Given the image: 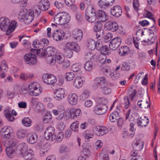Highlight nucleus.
I'll return each instance as SVG.
<instances>
[{"label": "nucleus", "mask_w": 160, "mask_h": 160, "mask_svg": "<svg viewBox=\"0 0 160 160\" xmlns=\"http://www.w3.org/2000/svg\"><path fill=\"white\" fill-rule=\"evenodd\" d=\"M27 136V140L31 144L34 143L37 141L38 136L35 132L28 134Z\"/></svg>", "instance_id": "23"}, {"label": "nucleus", "mask_w": 160, "mask_h": 160, "mask_svg": "<svg viewBox=\"0 0 160 160\" xmlns=\"http://www.w3.org/2000/svg\"><path fill=\"white\" fill-rule=\"evenodd\" d=\"M17 133L18 137L20 139L25 137L28 134L27 131L22 129H19L18 130Z\"/></svg>", "instance_id": "27"}, {"label": "nucleus", "mask_w": 160, "mask_h": 160, "mask_svg": "<svg viewBox=\"0 0 160 160\" xmlns=\"http://www.w3.org/2000/svg\"><path fill=\"white\" fill-rule=\"evenodd\" d=\"M34 153L31 149H29L22 155L26 159L31 160L34 156Z\"/></svg>", "instance_id": "34"}, {"label": "nucleus", "mask_w": 160, "mask_h": 160, "mask_svg": "<svg viewBox=\"0 0 160 160\" xmlns=\"http://www.w3.org/2000/svg\"><path fill=\"white\" fill-rule=\"evenodd\" d=\"M102 42L101 41L100 39H98V40L95 42V47L97 50H100L103 46Z\"/></svg>", "instance_id": "52"}, {"label": "nucleus", "mask_w": 160, "mask_h": 160, "mask_svg": "<svg viewBox=\"0 0 160 160\" xmlns=\"http://www.w3.org/2000/svg\"><path fill=\"white\" fill-rule=\"evenodd\" d=\"M108 109L107 105L98 104L94 107L93 111L98 115H102L106 113Z\"/></svg>", "instance_id": "9"}, {"label": "nucleus", "mask_w": 160, "mask_h": 160, "mask_svg": "<svg viewBox=\"0 0 160 160\" xmlns=\"http://www.w3.org/2000/svg\"><path fill=\"white\" fill-rule=\"evenodd\" d=\"M70 15L66 12L59 13L54 18V22L57 24L65 25L68 23L70 20Z\"/></svg>", "instance_id": "3"}, {"label": "nucleus", "mask_w": 160, "mask_h": 160, "mask_svg": "<svg viewBox=\"0 0 160 160\" xmlns=\"http://www.w3.org/2000/svg\"><path fill=\"white\" fill-rule=\"evenodd\" d=\"M94 30L96 32L98 31H101L102 32H104L103 30L101 28L100 25L98 24H96L95 25L94 28Z\"/></svg>", "instance_id": "61"}, {"label": "nucleus", "mask_w": 160, "mask_h": 160, "mask_svg": "<svg viewBox=\"0 0 160 160\" xmlns=\"http://www.w3.org/2000/svg\"><path fill=\"white\" fill-rule=\"evenodd\" d=\"M128 93L130 96V98L131 100H132L136 94V90L133 89V87H131L129 89Z\"/></svg>", "instance_id": "43"}, {"label": "nucleus", "mask_w": 160, "mask_h": 160, "mask_svg": "<svg viewBox=\"0 0 160 160\" xmlns=\"http://www.w3.org/2000/svg\"><path fill=\"white\" fill-rule=\"evenodd\" d=\"M149 107L150 108V104L148 101H143L142 107H141L142 108H147Z\"/></svg>", "instance_id": "64"}, {"label": "nucleus", "mask_w": 160, "mask_h": 160, "mask_svg": "<svg viewBox=\"0 0 160 160\" xmlns=\"http://www.w3.org/2000/svg\"><path fill=\"white\" fill-rule=\"evenodd\" d=\"M124 103L125 104V105L124 106L125 108L127 109L129 105L130 104L129 98L128 96H126L124 98Z\"/></svg>", "instance_id": "58"}, {"label": "nucleus", "mask_w": 160, "mask_h": 160, "mask_svg": "<svg viewBox=\"0 0 160 160\" xmlns=\"http://www.w3.org/2000/svg\"><path fill=\"white\" fill-rule=\"evenodd\" d=\"M64 36V32L62 30L54 31L52 34L53 39L56 41L62 40L63 39Z\"/></svg>", "instance_id": "18"}, {"label": "nucleus", "mask_w": 160, "mask_h": 160, "mask_svg": "<svg viewBox=\"0 0 160 160\" xmlns=\"http://www.w3.org/2000/svg\"><path fill=\"white\" fill-rule=\"evenodd\" d=\"M119 112L118 111H114L110 115L109 119L112 122H116L120 118Z\"/></svg>", "instance_id": "30"}, {"label": "nucleus", "mask_w": 160, "mask_h": 160, "mask_svg": "<svg viewBox=\"0 0 160 160\" xmlns=\"http://www.w3.org/2000/svg\"><path fill=\"white\" fill-rule=\"evenodd\" d=\"M97 19L101 22H105L108 19V16L104 11L99 10L97 13Z\"/></svg>", "instance_id": "19"}, {"label": "nucleus", "mask_w": 160, "mask_h": 160, "mask_svg": "<svg viewBox=\"0 0 160 160\" xmlns=\"http://www.w3.org/2000/svg\"><path fill=\"white\" fill-rule=\"evenodd\" d=\"M58 51L55 48L52 47H49L47 48L46 52L47 59L48 57H54Z\"/></svg>", "instance_id": "22"}, {"label": "nucleus", "mask_w": 160, "mask_h": 160, "mask_svg": "<svg viewBox=\"0 0 160 160\" xmlns=\"http://www.w3.org/2000/svg\"><path fill=\"white\" fill-rule=\"evenodd\" d=\"M110 12L112 16L116 18H118L120 17L122 13V8L119 5H116L111 8Z\"/></svg>", "instance_id": "15"}, {"label": "nucleus", "mask_w": 160, "mask_h": 160, "mask_svg": "<svg viewBox=\"0 0 160 160\" xmlns=\"http://www.w3.org/2000/svg\"><path fill=\"white\" fill-rule=\"evenodd\" d=\"M66 91L64 89L60 88L54 92L53 98L57 100H61L66 95Z\"/></svg>", "instance_id": "16"}, {"label": "nucleus", "mask_w": 160, "mask_h": 160, "mask_svg": "<svg viewBox=\"0 0 160 160\" xmlns=\"http://www.w3.org/2000/svg\"><path fill=\"white\" fill-rule=\"evenodd\" d=\"M115 2V0H99L98 4L102 9H106L112 5Z\"/></svg>", "instance_id": "14"}, {"label": "nucleus", "mask_w": 160, "mask_h": 160, "mask_svg": "<svg viewBox=\"0 0 160 160\" xmlns=\"http://www.w3.org/2000/svg\"><path fill=\"white\" fill-rule=\"evenodd\" d=\"M94 64L91 61H87L84 64V68L85 70L90 71H91L94 66Z\"/></svg>", "instance_id": "38"}, {"label": "nucleus", "mask_w": 160, "mask_h": 160, "mask_svg": "<svg viewBox=\"0 0 160 160\" xmlns=\"http://www.w3.org/2000/svg\"><path fill=\"white\" fill-rule=\"evenodd\" d=\"M83 35V32L81 30H76L73 33V38L77 42H79L82 38Z\"/></svg>", "instance_id": "24"}, {"label": "nucleus", "mask_w": 160, "mask_h": 160, "mask_svg": "<svg viewBox=\"0 0 160 160\" xmlns=\"http://www.w3.org/2000/svg\"><path fill=\"white\" fill-rule=\"evenodd\" d=\"M70 113L71 118L73 119L79 117L81 114V110L78 109L71 111Z\"/></svg>", "instance_id": "31"}, {"label": "nucleus", "mask_w": 160, "mask_h": 160, "mask_svg": "<svg viewBox=\"0 0 160 160\" xmlns=\"http://www.w3.org/2000/svg\"><path fill=\"white\" fill-rule=\"evenodd\" d=\"M107 84V82L104 77H98L95 79L93 87L95 89L97 88H102L106 86Z\"/></svg>", "instance_id": "8"}, {"label": "nucleus", "mask_w": 160, "mask_h": 160, "mask_svg": "<svg viewBox=\"0 0 160 160\" xmlns=\"http://www.w3.org/2000/svg\"><path fill=\"white\" fill-rule=\"evenodd\" d=\"M64 57L62 54L58 51L54 57H48L47 60L50 64H54L56 62L59 64H62L64 60Z\"/></svg>", "instance_id": "5"}, {"label": "nucleus", "mask_w": 160, "mask_h": 160, "mask_svg": "<svg viewBox=\"0 0 160 160\" xmlns=\"http://www.w3.org/2000/svg\"><path fill=\"white\" fill-rule=\"evenodd\" d=\"M31 51L36 54L38 56L41 57H45L47 56L46 49H43L42 48H40L38 49H32Z\"/></svg>", "instance_id": "25"}, {"label": "nucleus", "mask_w": 160, "mask_h": 160, "mask_svg": "<svg viewBox=\"0 0 160 160\" xmlns=\"http://www.w3.org/2000/svg\"><path fill=\"white\" fill-rule=\"evenodd\" d=\"M74 77V74L72 72H69L66 73L65 77L67 81H70L72 80Z\"/></svg>", "instance_id": "47"}, {"label": "nucleus", "mask_w": 160, "mask_h": 160, "mask_svg": "<svg viewBox=\"0 0 160 160\" xmlns=\"http://www.w3.org/2000/svg\"><path fill=\"white\" fill-rule=\"evenodd\" d=\"M12 130L11 127L5 126L1 129L0 134L2 139H9L11 134V132Z\"/></svg>", "instance_id": "10"}, {"label": "nucleus", "mask_w": 160, "mask_h": 160, "mask_svg": "<svg viewBox=\"0 0 160 160\" xmlns=\"http://www.w3.org/2000/svg\"><path fill=\"white\" fill-rule=\"evenodd\" d=\"M5 115L8 120L10 122L13 121L14 119V117L11 114L9 111L5 112Z\"/></svg>", "instance_id": "53"}, {"label": "nucleus", "mask_w": 160, "mask_h": 160, "mask_svg": "<svg viewBox=\"0 0 160 160\" xmlns=\"http://www.w3.org/2000/svg\"><path fill=\"white\" fill-rule=\"evenodd\" d=\"M55 6L58 9L62 8L63 6V4L62 2L55 1L54 2Z\"/></svg>", "instance_id": "63"}, {"label": "nucleus", "mask_w": 160, "mask_h": 160, "mask_svg": "<svg viewBox=\"0 0 160 160\" xmlns=\"http://www.w3.org/2000/svg\"><path fill=\"white\" fill-rule=\"evenodd\" d=\"M24 59L26 63L30 65H33L37 63L36 57L35 54L32 53L26 54Z\"/></svg>", "instance_id": "7"}, {"label": "nucleus", "mask_w": 160, "mask_h": 160, "mask_svg": "<svg viewBox=\"0 0 160 160\" xmlns=\"http://www.w3.org/2000/svg\"><path fill=\"white\" fill-rule=\"evenodd\" d=\"M130 51L129 48L127 46L122 47L119 49V54L121 56H126L129 53Z\"/></svg>", "instance_id": "29"}, {"label": "nucleus", "mask_w": 160, "mask_h": 160, "mask_svg": "<svg viewBox=\"0 0 160 160\" xmlns=\"http://www.w3.org/2000/svg\"><path fill=\"white\" fill-rule=\"evenodd\" d=\"M122 40L120 38L117 37L113 38L110 42L109 47L112 50H115L118 49L121 44Z\"/></svg>", "instance_id": "12"}, {"label": "nucleus", "mask_w": 160, "mask_h": 160, "mask_svg": "<svg viewBox=\"0 0 160 160\" xmlns=\"http://www.w3.org/2000/svg\"><path fill=\"white\" fill-rule=\"evenodd\" d=\"M79 127V122L78 121H76L71 124L70 128L72 131L77 132L78 131Z\"/></svg>", "instance_id": "39"}, {"label": "nucleus", "mask_w": 160, "mask_h": 160, "mask_svg": "<svg viewBox=\"0 0 160 160\" xmlns=\"http://www.w3.org/2000/svg\"><path fill=\"white\" fill-rule=\"evenodd\" d=\"M89 91L87 90H85L81 95V96L82 97V99H83L88 98L89 97Z\"/></svg>", "instance_id": "59"}, {"label": "nucleus", "mask_w": 160, "mask_h": 160, "mask_svg": "<svg viewBox=\"0 0 160 160\" xmlns=\"http://www.w3.org/2000/svg\"><path fill=\"white\" fill-rule=\"evenodd\" d=\"M139 136H137L136 137V141H134L132 143V146L133 149L136 151H140L143 148V143L139 138Z\"/></svg>", "instance_id": "17"}, {"label": "nucleus", "mask_w": 160, "mask_h": 160, "mask_svg": "<svg viewBox=\"0 0 160 160\" xmlns=\"http://www.w3.org/2000/svg\"><path fill=\"white\" fill-rule=\"evenodd\" d=\"M52 134L51 133H48V132L45 131L44 133V138L47 140H51L53 141L55 138H52Z\"/></svg>", "instance_id": "54"}, {"label": "nucleus", "mask_w": 160, "mask_h": 160, "mask_svg": "<svg viewBox=\"0 0 160 160\" xmlns=\"http://www.w3.org/2000/svg\"><path fill=\"white\" fill-rule=\"evenodd\" d=\"M18 148L21 154L22 155L28 151L27 145L25 143L20 144L18 146Z\"/></svg>", "instance_id": "36"}, {"label": "nucleus", "mask_w": 160, "mask_h": 160, "mask_svg": "<svg viewBox=\"0 0 160 160\" xmlns=\"http://www.w3.org/2000/svg\"><path fill=\"white\" fill-rule=\"evenodd\" d=\"M130 69V66L127 62H124L122 64L121 69L122 71H128Z\"/></svg>", "instance_id": "46"}, {"label": "nucleus", "mask_w": 160, "mask_h": 160, "mask_svg": "<svg viewBox=\"0 0 160 160\" xmlns=\"http://www.w3.org/2000/svg\"><path fill=\"white\" fill-rule=\"evenodd\" d=\"M102 93L104 94H108L111 92V90L109 88L106 87H104L103 88H101Z\"/></svg>", "instance_id": "55"}, {"label": "nucleus", "mask_w": 160, "mask_h": 160, "mask_svg": "<svg viewBox=\"0 0 160 160\" xmlns=\"http://www.w3.org/2000/svg\"><path fill=\"white\" fill-rule=\"evenodd\" d=\"M46 39L45 38H43L42 39V40L40 41L37 40L35 41H33V47L35 48H39V46H40L41 45H43V44L45 45L46 43L47 44L48 43V41H47L48 42H46ZM47 45V44H46Z\"/></svg>", "instance_id": "32"}, {"label": "nucleus", "mask_w": 160, "mask_h": 160, "mask_svg": "<svg viewBox=\"0 0 160 160\" xmlns=\"http://www.w3.org/2000/svg\"><path fill=\"white\" fill-rule=\"evenodd\" d=\"M52 112L55 115H58L56 118V119L60 121L62 119L64 115V112L61 111L60 110H53L52 111Z\"/></svg>", "instance_id": "33"}, {"label": "nucleus", "mask_w": 160, "mask_h": 160, "mask_svg": "<svg viewBox=\"0 0 160 160\" xmlns=\"http://www.w3.org/2000/svg\"><path fill=\"white\" fill-rule=\"evenodd\" d=\"M149 122V120L146 116L140 117L137 119V123L139 127H141L146 126Z\"/></svg>", "instance_id": "20"}, {"label": "nucleus", "mask_w": 160, "mask_h": 160, "mask_svg": "<svg viewBox=\"0 0 160 160\" xmlns=\"http://www.w3.org/2000/svg\"><path fill=\"white\" fill-rule=\"evenodd\" d=\"M99 104L102 105H107L108 102L107 100L104 98H98L97 101Z\"/></svg>", "instance_id": "49"}, {"label": "nucleus", "mask_w": 160, "mask_h": 160, "mask_svg": "<svg viewBox=\"0 0 160 160\" xmlns=\"http://www.w3.org/2000/svg\"><path fill=\"white\" fill-rule=\"evenodd\" d=\"M100 50L101 51V53L103 55H109L111 53L108 46L106 45L103 46Z\"/></svg>", "instance_id": "41"}, {"label": "nucleus", "mask_w": 160, "mask_h": 160, "mask_svg": "<svg viewBox=\"0 0 160 160\" xmlns=\"http://www.w3.org/2000/svg\"><path fill=\"white\" fill-rule=\"evenodd\" d=\"M88 48L92 50H94L95 48V42L91 39L88 40Z\"/></svg>", "instance_id": "40"}, {"label": "nucleus", "mask_w": 160, "mask_h": 160, "mask_svg": "<svg viewBox=\"0 0 160 160\" xmlns=\"http://www.w3.org/2000/svg\"><path fill=\"white\" fill-rule=\"evenodd\" d=\"M84 81L80 77H77L74 81L73 85L76 88H79L82 86Z\"/></svg>", "instance_id": "26"}, {"label": "nucleus", "mask_w": 160, "mask_h": 160, "mask_svg": "<svg viewBox=\"0 0 160 160\" xmlns=\"http://www.w3.org/2000/svg\"><path fill=\"white\" fill-rule=\"evenodd\" d=\"M78 97L75 93L69 95L68 101L69 103L72 105H75L77 103Z\"/></svg>", "instance_id": "28"}, {"label": "nucleus", "mask_w": 160, "mask_h": 160, "mask_svg": "<svg viewBox=\"0 0 160 160\" xmlns=\"http://www.w3.org/2000/svg\"><path fill=\"white\" fill-rule=\"evenodd\" d=\"M39 84L37 83L36 82H31L29 84L28 86V93H29V92H32L35 88L36 87H39Z\"/></svg>", "instance_id": "42"}, {"label": "nucleus", "mask_w": 160, "mask_h": 160, "mask_svg": "<svg viewBox=\"0 0 160 160\" xmlns=\"http://www.w3.org/2000/svg\"><path fill=\"white\" fill-rule=\"evenodd\" d=\"M42 88H41L39 85V87H36V88L32 92H29V93L32 95L37 96H38L42 92Z\"/></svg>", "instance_id": "35"}, {"label": "nucleus", "mask_w": 160, "mask_h": 160, "mask_svg": "<svg viewBox=\"0 0 160 160\" xmlns=\"http://www.w3.org/2000/svg\"><path fill=\"white\" fill-rule=\"evenodd\" d=\"M48 132L52 134V138H56V136L54 134L55 129L54 127L52 126H50L48 127L45 130Z\"/></svg>", "instance_id": "45"}, {"label": "nucleus", "mask_w": 160, "mask_h": 160, "mask_svg": "<svg viewBox=\"0 0 160 160\" xmlns=\"http://www.w3.org/2000/svg\"><path fill=\"white\" fill-rule=\"evenodd\" d=\"M63 64L62 68L65 69L68 68L70 66V62L68 60H64V61L62 62Z\"/></svg>", "instance_id": "57"}, {"label": "nucleus", "mask_w": 160, "mask_h": 160, "mask_svg": "<svg viewBox=\"0 0 160 160\" xmlns=\"http://www.w3.org/2000/svg\"><path fill=\"white\" fill-rule=\"evenodd\" d=\"M93 135V133L89 130H86L83 134V137L86 139H88L90 138H92V137Z\"/></svg>", "instance_id": "44"}, {"label": "nucleus", "mask_w": 160, "mask_h": 160, "mask_svg": "<svg viewBox=\"0 0 160 160\" xmlns=\"http://www.w3.org/2000/svg\"><path fill=\"white\" fill-rule=\"evenodd\" d=\"M72 70L74 72H78L80 70L79 66L77 64H74L71 67Z\"/></svg>", "instance_id": "62"}, {"label": "nucleus", "mask_w": 160, "mask_h": 160, "mask_svg": "<svg viewBox=\"0 0 160 160\" xmlns=\"http://www.w3.org/2000/svg\"><path fill=\"white\" fill-rule=\"evenodd\" d=\"M52 118L51 115L49 114H47L45 115L43 118V122L45 123H48Z\"/></svg>", "instance_id": "51"}, {"label": "nucleus", "mask_w": 160, "mask_h": 160, "mask_svg": "<svg viewBox=\"0 0 160 160\" xmlns=\"http://www.w3.org/2000/svg\"><path fill=\"white\" fill-rule=\"evenodd\" d=\"M0 28L4 31H6V35H8L13 32L17 26V22L15 21H12L10 22L8 18L4 17L0 19Z\"/></svg>", "instance_id": "2"}, {"label": "nucleus", "mask_w": 160, "mask_h": 160, "mask_svg": "<svg viewBox=\"0 0 160 160\" xmlns=\"http://www.w3.org/2000/svg\"><path fill=\"white\" fill-rule=\"evenodd\" d=\"M39 4V6L36 5L34 7V11L29 9L26 13L21 12L18 16L20 22H24L25 24H29L32 21L34 16L38 17L41 10H47L50 7V3L48 0H40Z\"/></svg>", "instance_id": "1"}, {"label": "nucleus", "mask_w": 160, "mask_h": 160, "mask_svg": "<svg viewBox=\"0 0 160 160\" xmlns=\"http://www.w3.org/2000/svg\"><path fill=\"white\" fill-rule=\"evenodd\" d=\"M64 54L68 58H71L72 56L73 52L72 51L66 48L64 50Z\"/></svg>", "instance_id": "50"}, {"label": "nucleus", "mask_w": 160, "mask_h": 160, "mask_svg": "<svg viewBox=\"0 0 160 160\" xmlns=\"http://www.w3.org/2000/svg\"><path fill=\"white\" fill-rule=\"evenodd\" d=\"M104 28L106 30L112 32L116 31L119 28L117 23L113 21H109L107 22L104 25Z\"/></svg>", "instance_id": "11"}, {"label": "nucleus", "mask_w": 160, "mask_h": 160, "mask_svg": "<svg viewBox=\"0 0 160 160\" xmlns=\"http://www.w3.org/2000/svg\"><path fill=\"white\" fill-rule=\"evenodd\" d=\"M31 121L28 118H26L22 120V124L26 127H29L31 125Z\"/></svg>", "instance_id": "48"}, {"label": "nucleus", "mask_w": 160, "mask_h": 160, "mask_svg": "<svg viewBox=\"0 0 160 160\" xmlns=\"http://www.w3.org/2000/svg\"><path fill=\"white\" fill-rule=\"evenodd\" d=\"M92 130L94 133L98 136L104 135L108 132V129L104 126L96 127L93 128Z\"/></svg>", "instance_id": "13"}, {"label": "nucleus", "mask_w": 160, "mask_h": 160, "mask_svg": "<svg viewBox=\"0 0 160 160\" xmlns=\"http://www.w3.org/2000/svg\"><path fill=\"white\" fill-rule=\"evenodd\" d=\"M66 48L78 52L80 50V48L78 44L75 42H73L67 43L65 47Z\"/></svg>", "instance_id": "21"}, {"label": "nucleus", "mask_w": 160, "mask_h": 160, "mask_svg": "<svg viewBox=\"0 0 160 160\" xmlns=\"http://www.w3.org/2000/svg\"><path fill=\"white\" fill-rule=\"evenodd\" d=\"M100 157L101 160H109L108 155L107 154L100 153Z\"/></svg>", "instance_id": "60"}, {"label": "nucleus", "mask_w": 160, "mask_h": 160, "mask_svg": "<svg viewBox=\"0 0 160 160\" xmlns=\"http://www.w3.org/2000/svg\"><path fill=\"white\" fill-rule=\"evenodd\" d=\"M66 126L65 124L62 122H60L57 125V129L60 130L62 131L64 129Z\"/></svg>", "instance_id": "56"}, {"label": "nucleus", "mask_w": 160, "mask_h": 160, "mask_svg": "<svg viewBox=\"0 0 160 160\" xmlns=\"http://www.w3.org/2000/svg\"><path fill=\"white\" fill-rule=\"evenodd\" d=\"M42 79L44 82L49 85L53 84L57 81V79L55 76L48 73L43 74Z\"/></svg>", "instance_id": "6"}, {"label": "nucleus", "mask_w": 160, "mask_h": 160, "mask_svg": "<svg viewBox=\"0 0 160 160\" xmlns=\"http://www.w3.org/2000/svg\"><path fill=\"white\" fill-rule=\"evenodd\" d=\"M6 153L8 156L10 158H12L14 156L15 149L14 148H12L7 147L6 148Z\"/></svg>", "instance_id": "37"}, {"label": "nucleus", "mask_w": 160, "mask_h": 160, "mask_svg": "<svg viewBox=\"0 0 160 160\" xmlns=\"http://www.w3.org/2000/svg\"><path fill=\"white\" fill-rule=\"evenodd\" d=\"M86 18L91 23L95 22L97 19V13L95 9L92 6H89L86 10Z\"/></svg>", "instance_id": "4"}]
</instances>
